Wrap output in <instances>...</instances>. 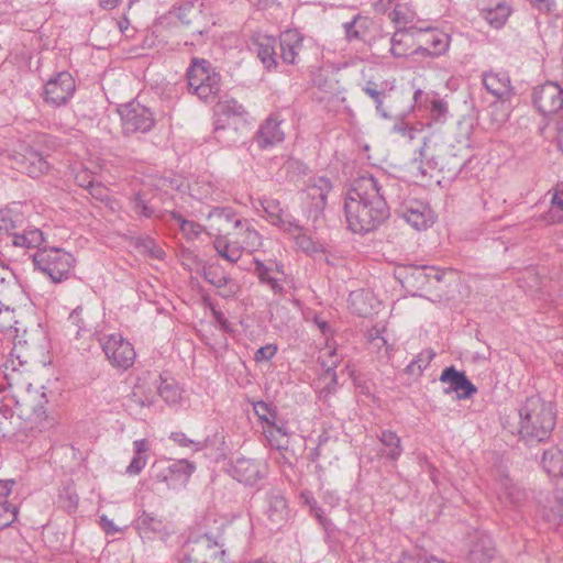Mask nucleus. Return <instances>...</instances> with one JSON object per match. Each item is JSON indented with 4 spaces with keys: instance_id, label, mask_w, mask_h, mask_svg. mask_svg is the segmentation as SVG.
Here are the masks:
<instances>
[{
    "instance_id": "b1692460",
    "label": "nucleus",
    "mask_w": 563,
    "mask_h": 563,
    "mask_svg": "<svg viewBox=\"0 0 563 563\" xmlns=\"http://www.w3.org/2000/svg\"><path fill=\"white\" fill-rule=\"evenodd\" d=\"M495 555L492 538L484 531L475 530L470 536L468 560L472 563H487Z\"/></svg>"
},
{
    "instance_id": "9d476101",
    "label": "nucleus",
    "mask_w": 563,
    "mask_h": 563,
    "mask_svg": "<svg viewBox=\"0 0 563 563\" xmlns=\"http://www.w3.org/2000/svg\"><path fill=\"white\" fill-rule=\"evenodd\" d=\"M101 349L110 364L123 371L130 368L136 353L133 345L119 333L106 334L98 339Z\"/></svg>"
},
{
    "instance_id": "864d4df0",
    "label": "nucleus",
    "mask_w": 563,
    "mask_h": 563,
    "mask_svg": "<svg viewBox=\"0 0 563 563\" xmlns=\"http://www.w3.org/2000/svg\"><path fill=\"white\" fill-rule=\"evenodd\" d=\"M300 498L305 505L309 507L310 512L316 517L322 527H327L330 520L325 517L323 509L318 505L312 493L305 490L300 494Z\"/></svg>"
},
{
    "instance_id": "f3484780",
    "label": "nucleus",
    "mask_w": 563,
    "mask_h": 563,
    "mask_svg": "<svg viewBox=\"0 0 563 563\" xmlns=\"http://www.w3.org/2000/svg\"><path fill=\"white\" fill-rule=\"evenodd\" d=\"M195 471L196 465L192 462L177 460L163 468L156 475V478L166 483L169 488L176 489L185 486Z\"/></svg>"
},
{
    "instance_id": "13d9d810",
    "label": "nucleus",
    "mask_w": 563,
    "mask_h": 563,
    "mask_svg": "<svg viewBox=\"0 0 563 563\" xmlns=\"http://www.w3.org/2000/svg\"><path fill=\"white\" fill-rule=\"evenodd\" d=\"M18 518V508L8 500L0 504V529L10 527Z\"/></svg>"
},
{
    "instance_id": "393cba45",
    "label": "nucleus",
    "mask_w": 563,
    "mask_h": 563,
    "mask_svg": "<svg viewBox=\"0 0 563 563\" xmlns=\"http://www.w3.org/2000/svg\"><path fill=\"white\" fill-rule=\"evenodd\" d=\"M393 89L394 85L387 80L375 81L371 79L362 87V91L375 103L377 113L385 119L390 117L385 108V101L389 98Z\"/></svg>"
},
{
    "instance_id": "bf43d9fd",
    "label": "nucleus",
    "mask_w": 563,
    "mask_h": 563,
    "mask_svg": "<svg viewBox=\"0 0 563 563\" xmlns=\"http://www.w3.org/2000/svg\"><path fill=\"white\" fill-rule=\"evenodd\" d=\"M170 439L180 446L190 448L194 452L202 451L206 448V442L191 440L181 431L172 432Z\"/></svg>"
},
{
    "instance_id": "58836bf2",
    "label": "nucleus",
    "mask_w": 563,
    "mask_h": 563,
    "mask_svg": "<svg viewBox=\"0 0 563 563\" xmlns=\"http://www.w3.org/2000/svg\"><path fill=\"white\" fill-rule=\"evenodd\" d=\"M148 450L150 446L146 439H140L133 442L134 455L125 471L129 475H137L142 472L147 463Z\"/></svg>"
},
{
    "instance_id": "f8f14e48",
    "label": "nucleus",
    "mask_w": 563,
    "mask_h": 563,
    "mask_svg": "<svg viewBox=\"0 0 563 563\" xmlns=\"http://www.w3.org/2000/svg\"><path fill=\"white\" fill-rule=\"evenodd\" d=\"M532 103L543 115H551L563 109V85L547 81L532 91Z\"/></svg>"
},
{
    "instance_id": "052dcab7",
    "label": "nucleus",
    "mask_w": 563,
    "mask_h": 563,
    "mask_svg": "<svg viewBox=\"0 0 563 563\" xmlns=\"http://www.w3.org/2000/svg\"><path fill=\"white\" fill-rule=\"evenodd\" d=\"M460 400L468 399L476 394V386L467 378L465 372L460 371L459 374Z\"/></svg>"
},
{
    "instance_id": "473e14b6",
    "label": "nucleus",
    "mask_w": 563,
    "mask_h": 563,
    "mask_svg": "<svg viewBox=\"0 0 563 563\" xmlns=\"http://www.w3.org/2000/svg\"><path fill=\"white\" fill-rule=\"evenodd\" d=\"M213 247L218 255L229 263H236L242 256V250L235 240V233L214 236Z\"/></svg>"
},
{
    "instance_id": "4c0bfd02",
    "label": "nucleus",
    "mask_w": 563,
    "mask_h": 563,
    "mask_svg": "<svg viewBox=\"0 0 563 563\" xmlns=\"http://www.w3.org/2000/svg\"><path fill=\"white\" fill-rule=\"evenodd\" d=\"M433 279L439 282L441 277L439 272L431 266H412L407 275L408 283L417 288L431 284Z\"/></svg>"
},
{
    "instance_id": "f704fd0d",
    "label": "nucleus",
    "mask_w": 563,
    "mask_h": 563,
    "mask_svg": "<svg viewBox=\"0 0 563 563\" xmlns=\"http://www.w3.org/2000/svg\"><path fill=\"white\" fill-rule=\"evenodd\" d=\"M254 272L260 283L268 286L274 294H285V287L280 279L273 276L274 269L272 266L266 265L265 263L257 258H254Z\"/></svg>"
},
{
    "instance_id": "1a4fd4ad",
    "label": "nucleus",
    "mask_w": 563,
    "mask_h": 563,
    "mask_svg": "<svg viewBox=\"0 0 563 563\" xmlns=\"http://www.w3.org/2000/svg\"><path fill=\"white\" fill-rule=\"evenodd\" d=\"M118 112L124 135L147 133L156 122L153 111L136 101L120 106Z\"/></svg>"
},
{
    "instance_id": "e433bc0d",
    "label": "nucleus",
    "mask_w": 563,
    "mask_h": 563,
    "mask_svg": "<svg viewBox=\"0 0 563 563\" xmlns=\"http://www.w3.org/2000/svg\"><path fill=\"white\" fill-rule=\"evenodd\" d=\"M377 438L385 446V451L382 453L383 456L394 462L401 456L404 449L401 440L396 432L391 430H382Z\"/></svg>"
},
{
    "instance_id": "49530a36",
    "label": "nucleus",
    "mask_w": 563,
    "mask_h": 563,
    "mask_svg": "<svg viewBox=\"0 0 563 563\" xmlns=\"http://www.w3.org/2000/svg\"><path fill=\"white\" fill-rule=\"evenodd\" d=\"M68 322L74 325L76 330V338L82 336L85 333L92 332V325L88 321L87 316L85 314V309L82 306H77L68 317Z\"/></svg>"
},
{
    "instance_id": "412c9836",
    "label": "nucleus",
    "mask_w": 563,
    "mask_h": 563,
    "mask_svg": "<svg viewBox=\"0 0 563 563\" xmlns=\"http://www.w3.org/2000/svg\"><path fill=\"white\" fill-rule=\"evenodd\" d=\"M485 89L497 100H510L515 95L510 77L506 71H486L482 75Z\"/></svg>"
},
{
    "instance_id": "e2e57ef3",
    "label": "nucleus",
    "mask_w": 563,
    "mask_h": 563,
    "mask_svg": "<svg viewBox=\"0 0 563 563\" xmlns=\"http://www.w3.org/2000/svg\"><path fill=\"white\" fill-rule=\"evenodd\" d=\"M297 232H300V231H297ZM296 241H297L298 246L306 253L316 254V253L322 251V246L320 244L313 242L309 236H307L305 234L298 233L296 235Z\"/></svg>"
},
{
    "instance_id": "5fc2aeb1",
    "label": "nucleus",
    "mask_w": 563,
    "mask_h": 563,
    "mask_svg": "<svg viewBox=\"0 0 563 563\" xmlns=\"http://www.w3.org/2000/svg\"><path fill=\"white\" fill-rule=\"evenodd\" d=\"M203 277L205 279L217 289L225 285L230 279V276L224 273V271L220 266L210 265L203 268Z\"/></svg>"
},
{
    "instance_id": "2eb2a0df",
    "label": "nucleus",
    "mask_w": 563,
    "mask_h": 563,
    "mask_svg": "<svg viewBox=\"0 0 563 563\" xmlns=\"http://www.w3.org/2000/svg\"><path fill=\"white\" fill-rule=\"evenodd\" d=\"M266 463L255 459L238 457L230 468V475L234 479L249 486L257 485L266 477Z\"/></svg>"
},
{
    "instance_id": "de8ad7c7",
    "label": "nucleus",
    "mask_w": 563,
    "mask_h": 563,
    "mask_svg": "<svg viewBox=\"0 0 563 563\" xmlns=\"http://www.w3.org/2000/svg\"><path fill=\"white\" fill-rule=\"evenodd\" d=\"M434 356L435 352L431 349L422 351L407 365L406 372L409 375L420 376Z\"/></svg>"
},
{
    "instance_id": "79ce46f5",
    "label": "nucleus",
    "mask_w": 563,
    "mask_h": 563,
    "mask_svg": "<svg viewBox=\"0 0 563 563\" xmlns=\"http://www.w3.org/2000/svg\"><path fill=\"white\" fill-rule=\"evenodd\" d=\"M157 395L161 396L166 404H176L180 398V389L178 385L174 379L164 378L162 375H157Z\"/></svg>"
},
{
    "instance_id": "8fccbe9b",
    "label": "nucleus",
    "mask_w": 563,
    "mask_h": 563,
    "mask_svg": "<svg viewBox=\"0 0 563 563\" xmlns=\"http://www.w3.org/2000/svg\"><path fill=\"white\" fill-rule=\"evenodd\" d=\"M416 31V27H397L396 32L394 33L390 42L391 47L390 52L394 56L402 57L406 56L408 53L405 48H402V41L406 36L410 35L413 36Z\"/></svg>"
},
{
    "instance_id": "338daca9",
    "label": "nucleus",
    "mask_w": 563,
    "mask_h": 563,
    "mask_svg": "<svg viewBox=\"0 0 563 563\" xmlns=\"http://www.w3.org/2000/svg\"><path fill=\"white\" fill-rule=\"evenodd\" d=\"M277 353V345L275 344H266L260 347L254 355V360L256 362L269 361Z\"/></svg>"
},
{
    "instance_id": "680f3d73",
    "label": "nucleus",
    "mask_w": 563,
    "mask_h": 563,
    "mask_svg": "<svg viewBox=\"0 0 563 563\" xmlns=\"http://www.w3.org/2000/svg\"><path fill=\"white\" fill-rule=\"evenodd\" d=\"M440 382L449 383L450 385L448 388H444L445 394H449L451 391L457 393V368H455L454 365L446 367L440 376Z\"/></svg>"
},
{
    "instance_id": "9b49d317",
    "label": "nucleus",
    "mask_w": 563,
    "mask_h": 563,
    "mask_svg": "<svg viewBox=\"0 0 563 563\" xmlns=\"http://www.w3.org/2000/svg\"><path fill=\"white\" fill-rule=\"evenodd\" d=\"M47 156V151H38L33 146L21 144L19 150L12 154V162L18 170L27 174L32 178H37L49 169V163L46 161Z\"/></svg>"
},
{
    "instance_id": "a211bd4d",
    "label": "nucleus",
    "mask_w": 563,
    "mask_h": 563,
    "mask_svg": "<svg viewBox=\"0 0 563 563\" xmlns=\"http://www.w3.org/2000/svg\"><path fill=\"white\" fill-rule=\"evenodd\" d=\"M496 494L499 503L507 508H519L527 500V492L505 473H500L496 481Z\"/></svg>"
},
{
    "instance_id": "c03bdc74",
    "label": "nucleus",
    "mask_w": 563,
    "mask_h": 563,
    "mask_svg": "<svg viewBox=\"0 0 563 563\" xmlns=\"http://www.w3.org/2000/svg\"><path fill=\"white\" fill-rule=\"evenodd\" d=\"M19 285L13 272L0 267V300H8L18 292Z\"/></svg>"
},
{
    "instance_id": "3c124183",
    "label": "nucleus",
    "mask_w": 563,
    "mask_h": 563,
    "mask_svg": "<svg viewBox=\"0 0 563 563\" xmlns=\"http://www.w3.org/2000/svg\"><path fill=\"white\" fill-rule=\"evenodd\" d=\"M510 100H497L489 106V115L494 124L505 123L510 114Z\"/></svg>"
},
{
    "instance_id": "0e129e2a",
    "label": "nucleus",
    "mask_w": 563,
    "mask_h": 563,
    "mask_svg": "<svg viewBox=\"0 0 563 563\" xmlns=\"http://www.w3.org/2000/svg\"><path fill=\"white\" fill-rule=\"evenodd\" d=\"M34 400H36L34 404L30 405V408L35 417L36 420H42L45 415V404H47L46 395L45 393H42L40 395L33 396Z\"/></svg>"
},
{
    "instance_id": "bb28decb",
    "label": "nucleus",
    "mask_w": 563,
    "mask_h": 563,
    "mask_svg": "<svg viewBox=\"0 0 563 563\" xmlns=\"http://www.w3.org/2000/svg\"><path fill=\"white\" fill-rule=\"evenodd\" d=\"M303 46V36L298 30H286L279 36L280 58L284 63H298L299 52Z\"/></svg>"
},
{
    "instance_id": "5701e85b",
    "label": "nucleus",
    "mask_w": 563,
    "mask_h": 563,
    "mask_svg": "<svg viewBox=\"0 0 563 563\" xmlns=\"http://www.w3.org/2000/svg\"><path fill=\"white\" fill-rule=\"evenodd\" d=\"M265 503V514L269 521V528L278 529L288 518L287 501L279 490L272 489L266 494Z\"/></svg>"
},
{
    "instance_id": "39448f33",
    "label": "nucleus",
    "mask_w": 563,
    "mask_h": 563,
    "mask_svg": "<svg viewBox=\"0 0 563 563\" xmlns=\"http://www.w3.org/2000/svg\"><path fill=\"white\" fill-rule=\"evenodd\" d=\"M186 78L188 91L200 100H213L221 90V76L207 59L194 57Z\"/></svg>"
},
{
    "instance_id": "4be33fe9",
    "label": "nucleus",
    "mask_w": 563,
    "mask_h": 563,
    "mask_svg": "<svg viewBox=\"0 0 563 563\" xmlns=\"http://www.w3.org/2000/svg\"><path fill=\"white\" fill-rule=\"evenodd\" d=\"M46 242L45 233L34 225H30L26 219L25 224H22L21 229L16 230L10 239L12 246L24 250L36 249V251H38L40 249H44Z\"/></svg>"
},
{
    "instance_id": "f03ea898",
    "label": "nucleus",
    "mask_w": 563,
    "mask_h": 563,
    "mask_svg": "<svg viewBox=\"0 0 563 563\" xmlns=\"http://www.w3.org/2000/svg\"><path fill=\"white\" fill-rule=\"evenodd\" d=\"M517 426L503 422L505 430L517 435L526 446L532 448L547 442L556 424V410L551 401L540 395H532L518 407Z\"/></svg>"
},
{
    "instance_id": "dca6fc26",
    "label": "nucleus",
    "mask_w": 563,
    "mask_h": 563,
    "mask_svg": "<svg viewBox=\"0 0 563 563\" xmlns=\"http://www.w3.org/2000/svg\"><path fill=\"white\" fill-rule=\"evenodd\" d=\"M158 377L155 373L145 371L137 375L128 400L139 407H151L157 396Z\"/></svg>"
},
{
    "instance_id": "c85d7f7f",
    "label": "nucleus",
    "mask_w": 563,
    "mask_h": 563,
    "mask_svg": "<svg viewBox=\"0 0 563 563\" xmlns=\"http://www.w3.org/2000/svg\"><path fill=\"white\" fill-rule=\"evenodd\" d=\"M481 16L495 27H501L508 20L511 8L507 0H489L487 4L478 8Z\"/></svg>"
},
{
    "instance_id": "a878e982",
    "label": "nucleus",
    "mask_w": 563,
    "mask_h": 563,
    "mask_svg": "<svg viewBox=\"0 0 563 563\" xmlns=\"http://www.w3.org/2000/svg\"><path fill=\"white\" fill-rule=\"evenodd\" d=\"M24 208V205L13 202L7 208L0 209V234H5L11 239L13 233L20 230L22 224H25Z\"/></svg>"
},
{
    "instance_id": "6e6d98bb",
    "label": "nucleus",
    "mask_w": 563,
    "mask_h": 563,
    "mask_svg": "<svg viewBox=\"0 0 563 563\" xmlns=\"http://www.w3.org/2000/svg\"><path fill=\"white\" fill-rule=\"evenodd\" d=\"M136 522L137 528L141 531H152L154 533H162L165 531V526L163 521L145 511L137 518Z\"/></svg>"
},
{
    "instance_id": "7c9ffc66",
    "label": "nucleus",
    "mask_w": 563,
    "mask_h": 563,
    "mask_svg": "<svg viewBox=\"0 0 563 563\" xmlns=\"http://www.w3.org/2000/svg\"><path fill=\"white\" fill-rule=\"evenodd\" d=\"M217 112L224 122H234L246 128L249 124V112L245 107L235 99L220 101L217 106Z\"/></svg>"
},
{
    "instance_id": "0eeeda50",
    "label": "nucleus",
    "mask_w": 563,
    "mask_h": 563,
    "mask_svg": "<svg viewBox=\"0 0 563 563\" xmlns=\"http://www.w3.org/2000/svg\"><path fill=\"white\" fill-rule=\"evenodd\" d=\"M455 153L454 145L450 144L448 148L441 146L438 153V159H429L426 154L424 146L419 151V156L413 157L409 164V172L416 181L427 184L428 180L433 178V172L438 166L439 173H444L448 167V177L443 176V179L454 180L457 177V170L451 168L449 165L454 163Z\"/></svg>"
},
{
    "instance_id": "72a5a7b5",
    "label": "nucleus",
    "mask_w": 563,
    "mask_h": 563,
    "mask_svg": "<svg viewBox=\"0 0 563 563\" xmlns=\"http://www.w3.org/2000/svg\"><path fill=\"white\" fill-rule=\"evenodd\" d=\"M241 135V128L238 124H234V122H224L221 118L217 120L212 132V139L223 146L236 144L240 142Z\"/></svg>"
},
{
    "instance_id": "09e8293b",
    "label": "nucleus",
    "mask_w": 563,
    "mask_h": 563,
    "mask_svg": "<svg viewBox=\"0 0 563 563\" xmlns=\"http://www.w3.org/2000/svg\"><path fill=\"white\" fill-rule=\"evenodd\" d=\"M130 205L132 210L137 216L151 218L155 214V209L150 205V201L144 192H135L130 199Z\"/></svg>"
},
{
    "instance_id": "6e6552de",
    "label": "nucleus",
    "mask_w": 563,
    "mask_h": 563,
    "mask_svg": "<svg viewBox=\"0 0 563 563\" xmlns=\"http://www.w3.org/2000/svg\"><path fill=\"white\" fill-rule=\"evenodd\" d=\"M332 190L329 178L319 176L309 179L308 185L300 194L303 210L309 219L318 221L327 206L328 194Z\"/></svg>"
},
{
    "instance_id": "6ab92c4d",
    "label": "nucleus",
    "mask_w": 563,
    "mask_h": 563,
    "mask_svg": "<svg viewBox=\"0 0 563 563\" xmlns=\"http://www.w3.org/2000/svg\"><path fill=\"white\" fill-rule=\"evenodd\" d=\"M283 121L280 112L276 111L261 124L255 135V141L261 148L265 150L284 141L285 134L280 129Z\"/></svg>"
},
{
    "instance_id": "a18cd8bd",
    "label": "nucleus",
    "mask_w": 563,
    "mask_h": 563,
    "mask_svg": "<svg viewBox=\"0 0 563 563\" xmlns=\"http://www.w3.org/2000/svg\"><path fill=\"white\" fill-rule=\"evenodd\" d=\"M542 516L550 523L560 525L563 522V497L554 496L552 499H548Z\"/></svg>"
},
{
    "instance_id": "c756f323",
    "label": "nucleus",
    "mask_w": 563,
    "mask_h": 563,
    "mask_svg": "<svg viewBox=\"0 0 563 563\" xmlns=\"http://www.w3.org/2000/svg\"><path fill=\"white\" fill-rule=\"evenodd\" d=\"M413 107L429 110L430 117L435 123H443L448 118V103L441 99H430L429 96L420 89H417L413 93Z\"/></svg>"
},
{
    "instance_id": "4468645a",
    "label": "nucleus",
    "mask_w": 563,
    "mask_h": 563,
    "mask_svg": "<svg viewBox=\"0 0 563 563\" xmlns=\"http://www.w3.org/2000/svg\"><path fill=\"white\" fill-rule=\"evenodd\" d=\"M256 210L263 211V217L273 225L280 228L288 233L301 231V227L296 219L286 212L277 199L264 197L258 199Z\"/></svg>"
},
{
    "instance_id": "cd10ccee",
    "label": "nucleus",
    "mask_w": 563,
    "mask_h": 563,
    "mask_svg": "<svg viewBox=\"0 0 563 563\" xmlns=\"http://www.w3.org/2000/svg\"><path fill=\"white\" fill-rule=\"evenodd\" d=\"M276 38L266 34H256L252 38V49L268 70L277 66Z\"/></svg>"
},
{
    "instance_id": "ddd939ff",
    "label": "nucleus",
    "mask_w": 563,
    "mask_h": 563,
    "mask_svg": "<svg viewBox=\"0 0 563 563\" xmlns=\"http://www.w3.org/2000/svg\"><path fill=\"white\" fill-rule=\"evenodd\" d=\"M76 82L68 71H60L44 85L43 97L53 107L66 104L74 96Z\"/></svg>"
},
{
    "instance_id": "20e7f679",
    "label": "nucleus",
    "mask_w": 563,
    "mask_h": 563,
    "mask_svg": "<svg viewBox=\"0 0 563 563\" xmlns=\"http://www.w3.org/2000/svg\"><path fill=\"white\" fill-rule=\"evenodd\" d=\"M225 528L228 525L221 522L214 530L198 536L191 533L178 554L179 563H223Z\"/></svg>"
},
{
    "instance_id": "4d7b16f0",
    "label": "nucleus",
    "mask_w": 563,
    "mask_h": 563,
    "mask_svg": "<svg viewBox=\"0 0 563 563\" xmlns=\"http://www.w3.org/2000/svg\"><path fill=\"white\" fill-rule=\"evenodd\" d=\"M331 357L333 358L331 361V364L328 366V368L325 369L324 372V376L325 377H330V382L322 388L321 393L324 395V396H328V395H331L335 391L336 389V385H338V376H336V373H335V367L338 366L339 364V360L336 357V353H332L331 354Z\"/></svg>"
},
{
    "instance_id": "423d86ee",
    "label": "nucleus",
    "mask_w": 563,
    "mask_h": 563,
    "mask_svg": "<svg viewBox=\"0 0 563 563\" xmlns=\"http://www.w3.org/2000/svg\"><path fill=\"white\" fill-rule=\"evenodd\" d=\"M34 268L46 275L53 283L67 280L75 268L74 255L60 247L44 246L32 255Z\"/></svg>"
},
{
    "instance_id": "aec40b11",
    "label": "nucleus",
    "mask_w": 563,
    "mask_h": 563,
    "mask_svg": "<svg viewBox=\"0 0 563 563\" xmlns=\"http://www.w3.org/2000/svg\"><path fill=\"white\" fill-rule=\"evenodd\" d=\"M210 235L230 234L241 223V218L231 208H213L207 217Z\"/></svg>"
},
{
    "instance_id": "c9c22d12",
    "label": "nucleus",
    "mask_w": 563,
    "mask_h": 563,
    "mask_svg": "<svg viewBox=\"0 0 563 563\" xmlns=\"http://www.w3.org/2000/svg\"><path fill=\"white\" fill-rule=\"evenodd\" d=\"M543 470L551 476L563 475V449L558 445L547 449L542 454Z\"/></svg>"
},
{
    "instance_id": "ea45409f",
    "label": "nucleus",
    "mask_w": 563,
    "mask_h": 563,
    "mask_svg": "<svg viewBox=\"0 0 563 563\" xmlns=\"http://www.w3.org/2000/svg\"><path fill=\"white\" fill-rule=\"evenodd\" d=\"M552 191L550 208L543 216V220L551 224L563 221V184L556 185Z\"/></svg>"
},
{
    "instance_id": "2f4dec72",
    "label": "nucleus",
    "mask_w": 563,
    "mask_h": 563,
    "mask_svg": "<svg viewBox=\"0 0 563 563\" xmlns=\"http://www.w3.org/2000/svg\"><path fill=\"white\" fill-rule=\"evenodd\" d=\"M240 225L234 228L235 240L239 242L240 249L249 253L257 251L262 246L261 234L251 225L246 219L240 220Z\"/></svg>"
},
{
    "instance_id": "7ed1b4c3",
    "label": "nucleus",
    "mask_w": 563,
    "mask_h": 563,
    "mask_svg": "<svg viewBox=\"0 0 563 563\" xmlns=\"http://www.w3.org/2000/svg\"><path fill=\"white\" fill-rule=\"evenodd\" d=\"M387 189V197L390 199V210L404 219L413 229L421 231L434 223V212L429 203L412 196L409 185L396 178H391Z\"/></svg>"
},
{
    "instance_id": "774afa93",
    "label": "nucleus",
    "mask_w": 563,
    "mask_h": 563,
    "mask_svg": "<svg viewBox=\"0 0 563 563\" xmlns=\"http://www.w3.org/2000/svg\"><path fill=\"white\" fill-rule=\"evenodd\" d=\"M75 180L78 186H80L87 190L95 184L92 174L86 168L80 169L76 174Z\"/></svg>"
},
{
    "instance_id": "a19ab883",
    "label": "nucleus",
    "mask_w": 563,
    "mask_h": 563,
    "mask_svg": "<svg viewBox=\"0 0 563 563\" xmlns=\"http://www.w3.org/2000/svg\"><path fill=\"white\" fill-rule=\"evenodd\" d=\"M253 410L261 422L275 428L283 435L287 434L283 427L276 426L277 412L271 405L263 400L255 401L253 402Z\"/></svg>"
},
{
    "instance_id": "69168bd1",
    "label": "nucleus",
    "mask_w": 563,
    "mask_h": 563,
    "mask_svg": "<svg viewBox=\"0 0 563 563\" xmlns=\"http://www.w3.org/2000/svg\"><path fill=\"white\" fill-rule=\"evenodd\" d=\"M240 291V285L236 280L230 277L225 285L218 288V295L224 299L234 298Z\"/></svg>"
},
{
    "instance_id": "f257e3e1",
    "label": "nucleus",
    "mask_w": 563,
    "mask_h": 563,
    "mask_svg": "<svg viewBox=\"0 0 563 563\" xmlns=\"http://www.w3.org/2000/svg\"><path fill=\"white\" fill-rule=\"evenodd\" d=\"M391 178L380 174L376 177L365 173L355 178L344 199L347 229L365 234L379 228L390 214L387 187Z\"/></svg>"
},
{
    "instance_id": "37998d69",
    "label": "nucleus",
    "mask_w": 563,
    "mask_h": 563,
    "mask_svg": "<svg viewBox=\"0 0 563 563\" xmlns=\"http://www.w3.org/2000/svg\"><path fill=\"white\" fill-rule=\"evenodd\" d=\"M389 19L397 27H407L416 19V12L408 3H396L389 12Z\"/></svg>"
},
{
    "instance_id": "603ef678",
    "label": "nucleus",
    "mask_w": 563,
    "mask_h": 563,
    "mask_svg": "<svg viewBox=\"0 0 563 563\" xmlns=\"http://www.w3.org/2000/svg\"><path fill=\"white\" fill-rule=\"evenodd\" d=\"M172 218L178 222L180 231L188 239H196L203 231V228L200 224L196 223L195 221L185 219L177 211L172 212Z\"/></svg>"
}]
</instances>
